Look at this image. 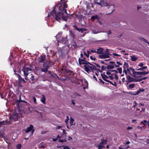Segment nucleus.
Returning <instances> with one entry per match:
<instances>
[{
  "instance_id": "obj_26",
  "label": "nucleus",
  "mask_w": 149,
  "mask_h": 149,
  "mask_svg": "<svg viewBox=\"0 0 149 149\" xmlns=\"http://www.w3.org/2000/svg\"><path fill=\"white\" fill-rule=\"evenodd\" d=\"M131 60L133 61H135L138 59V58L134 56H132L131 57Z\"/></svg>"
},
{
  "instance_id": "obj_4",
  "label": "nucleus",
  "mask_w": 149,
  "mask_h": 149,
  "mask_svg": "<svg viewBox=\"0 0 149 149\" xmlns=\"http://www.w3.org/2000/svg\"><path fill=\"white\" fill-rule=\"evenodd\" d=\"M95 2L96 3H97L100 5L102 7L103 6H110L112 8L111 12L110 13H112L114 10V6L113 5H110L109 4L107 3H104L103 1V0H95Z\"/></svg>"
},
{
  "instance_id": "obj_6",
  "label": "nucleus",
  "mask_w": 149,
  "mask_h": 149,
  "mask_svg": "<svg viewBox=\"0 0 149 149\" xmlns=\"http://www.w3.org/2000/svg\"><path fill=\"white\" fill-rule=\"evenodd\" d=\"M18 114L15 112L11 116L10 118V121L9 123H11L12 122L17 121L18 119Z\"/></svg>"
},
{
  "instance_id": "obj_57",
  "label": "nucleus",
  "mask_w": 149,
  "mask_h": 149,
  "mask_svg": "<svg viewBox=\"0 0 149 149\" xmlns=\"http://www.w3.org/2000/svg\"><path fill=\"white\" fill-rule=\"evenodd\" d=\"M141 123L142 124H143L144 125H146V123H145L144 122V123Z\"/></svg>"
},
{
  "instance_id": "obj_43",
  "label": "nucleus",
  "mask_w": 149,
  "mask_h": 149,
  "mask_svg": "<svg viewBox=\"0 0 149 149\" xmlns=\"http://www.w3.org/2000/svg\"><path fill=\"white\" fill-rule=\"evenodd\" d=\"M110 83H111L112 85H113V86H116V83L115 82H114L113 83H112L111 81L109 82Z\"/></svg>"
},
{
  "instance_id": "obj_19",
  "label": "nucleus",
  "mask_w": 149,
  "mask_h": 149,
  "mask_svg": "<svg viewBox=\"0 0 149 149\" xmlns=\"http://www.w3.org/2000/svg\"><path fill=\"white\" fill-rule=\"evenodd\" d=\"M103 49L101 48H99L97 49V53L99 54H102L104 52Z\"/></svg>"
},
{
  "instance_id": "obj_1",
  "label": "nucleus",
  "mask_w": 149,
  "mask_h": 149,
  "mask_svg": "<svg viewBox=\"0 0 149 149\" xmlns=\"http://www.w3.org/2000/svg\"><path fill=\"white\" fill-rule=\"evenodd\" d=\"M67 1V0H61V5L59 8L60 12L58 13H56V10L54 9L48 14V16L52 19L55 17V19L59 22H60L61 19L66 21V17L68 13L66 12V9L67 6L65 3Z\"/></svg>"
},
{
  "instance_id": "obj_7",
  "label": "nucleus",
  "mask_w": 149,
  "mask_h": 149,
  "mask_svg": "<svg viewBox=\"0 0 149 149\" xmlns=\"http://www.w3.org/2000/svg\"><path fill=\"white\" fill-rule=\"evenodd\" d=\"M61 36V33H59L56 35V39L58 42H60L66 44L67 42V40L66 38H63L61 40L59 39V37Z\"/></svg>"
},
{
  "instance_id": "obj_49",
  "label": "nucleus",
  "mask_w": 149,
  "mask_h": 149,
  "mask_svg": "<svg viewBox=\"0 0 149 149\" xmlns=\"http://www.w3.org/2000/svg\"><path fill=\"white\" fill-rule=\"evenodd\" d=\"M95 65H96V66H95V67L96 68V67H97L99 69V68H100V66L98 64H96Z\"/></svg>"
},
{
  "instance_id": "obj_42",
  "label": "nucleus",
  "mask_w": 149,
  "mask_h": 149,
  "mask_svg": "<svg viewBox=\"0 0 149 149\" xmlns=\"http://www.w3.org/2000/svg\"><path fill=\"white\" fill-rule=\"evenodd\" d=\"M144 122L145 123H146H146H147V124H148V123H149V121H148V122H147V120H143V121H141V123H144Z\"/></svg>"
},
{
  "instance_id": "obj_2",
  "label": "nucleus",
  "mask_w": 149,
  "mask_h": 149,
  "mask_svg": "<svg viewBox=\"0 0 149 149\" xmlns=\"http://www.w3.org/2000/svg\"><path fill=\"white\" fill-rule=\"evenodd\" d=\"M84 68L85 70L88 73L91 72L94 73L95 71H96L97 72H101L100 69L96 68L95 66L89 63L85 65Z\"/></svg>"
},
{
  "instance_id": "obj_28",
  "label": "nucleus",
  "mask_w": 149,
  "mask_h": 149,
  "mask_svg": "<svg viewBox=\"0 0 149 149\" xmlns=\"http://www.w3.org/2000/svg\"><path fill=\"white\" fill-rule=\"evenodd\" d=\"M45 56H40V62H42V61H45Z\"/></svg>"
},
{
  "instance_id": "obj_46",
  "label": "nucleus",
  "mask_w": 149,
  "mask_h": 149,
  "mask_svg": "<svg viewBox=\"0 0 149 149\" xmlns=\"http://www.w3.org/2000/svg\"><path fill=\"white\" fill-rule=\"evenodd\" d=\"M68 120H69V117L67 116V119H66L65 121V122L66 124H67L68 122Z\"/></svg>"
},
{
  "instance_id": "obj_21",
  "label": "nucleus",
  "mask_w": 149,
  "mask_h": 149,
  "mask_svg": "<svg viewBox=\"0 0 149 149\" xmlns=\"http://www.w3.org/2000/svg\"><path fill=\"white\" fill-rule=\"evenodd\" d=\"M40 101L43 104H45L46 98L45 96L43 95H42L41 97Z\"/></svg>"
},
{
  "instance_id": "obj_16",
  "label": "nucleus",
  "mask_w": 149,
  "mask_h": 149,
  "mask_svg": "<svg viewBox=\"0 0 149 149\" xmlns=\"http://www.w3.org/2000/svg\"><path fill=\"white\" fill-rule=\"evenodd\" d=\"M4 133L2 132H0V137L2 136L4 140L6 142L8 143H9V141L8 140V139L6 137L3 136V135H4Z\"/></svg>"
},
{
  "instance_id": "obj_40",
  "label": "nucleus",
  "mask_w": 149,
  "mask_h": 149,
  "mask_svg": "<svg viewBox=\"0 0 149 149\" xmlns=\"http://www.w3.org/2000/svg\"><path fill=\"white\" fill-rule=\"evenodd\" d=\"M90 54V53H88V51H87V53L85 52H84V54L86 55L87 57H88L89 56V54Z\"/></svg>"
},
{
  "instance_id": "obj_18",
  "label": "nucleus",
  "mask_w": 149,
  "mask_h": 149,
  "mask_svg": "<svg viewBox=\"0 0 149 149\" xmlns=\"http://www.w3.org/2000/svg\"><path fill=\"white\" fill-rule=\"evenodd\" d=\"M117 72V71L115 70H113L109 71H107L106 73V75L107 74L108 75L107 76L110 75L113 72H114L115 73Z\"/></svg>"
},
{
  "instance_id": "obj_22",
  "label": "nucleus",
  "mask_w": 149,
  "mask_h": 149,
  "mask_svg": "<svg viewBox=\"0 0 149 149\" xmlns=\"http://www.w3.org/2000/svg\"><path fill=\"white\" fill-rule=\"evenodd\" d=\"M101 32V31H100L98 29H95L92 30V33L93 34H96Z\"/></svg>"
},
{
  "instance_id": "obj_9",
  "label": "nucleus",
  "mask_w": 149,
  "mask_h": 149,
  "mask_svg": "<svg viewBox=\"0 0 149 149\" xmlns=\"http://www.w3.org/2000/svg\"><path fill=\"white\" fill-rule=\"evenodd\" d=\"M107 143V141L106 140H102L99 144H96L95 146L98 147V149H102L103 148H104V145Z\"/></svg>"
},
{
  "instance_id": "obj_59",
  "label": "nucleus",
  "mask_w": 149,
  "mask_h": 149,
  "mask_svg": "<svg viewBox=\"0 0 149 149\" xmlns=\"http://www.w3.org/2000/svg\"><path fill=\"white\" fill-rule=\"evenodd\" d=\"M63 133L64 134H66V132L65 131V130H63Z\"/></svg>"
},
{
  "instance_id": "obj_45",
  "label": "nucleus",
  "mask_w": 149,
  "mask_h": 149,
  "mask_svg": "<svg viewBox=\"0 0 149 149\" xmlns=\"http://www.w3.org/2000/svg\"><path fill=\"white\" fill-rule=\"evenodd\" d=\"M63 149H70L69 147L67 146H66L63 147Z\"/></svg>"
},
{
  "instance_id": "obj_64",
  "label": "nucleus",
  "mask_w": 149,
  "mask_h": 149,
  "mask_svg": "<svg viewBox=\"0 0 149 149\" xmlns=\"http://www.w3.org/2000/svg\"><path fill=\"white\" fill-rule=\"evenodd\" d=\"M130 148V146H127L125 149H126L127 148Z\"/></svg>"
},
{
  "instance_id": "obj_32",
  "label": "nucleus",
  "mask_w": 149,
  "mask_h": 149,
  "mask_svg": "<svg viewBox=\"0 0 149 149\" xmlns=\"http://www.w3.org/2000/svg\"><path fill=\"white\" fill-rule=\"evenodd\" d=\"M7 123L6 121H3L2 122H0V126L6 124Z\"/></svg>"
},
{
  "instance_id": "obj_58",
  "label": "nucleus",
  "mask_w": 149,
  "mask_h": 149,
  "mask_svg": "<svg viewBox=\"0 0 149 149\" xmlns=\"http://www.w3.org/2000/svg\"><path fill=\"white\" fill-rule=\"evenodd\" d=\"M136 121V119H134V120H132V122H134Z\"/></svg>"
},
{
  "instance_id": "obj_34",
  "label": "nucleus",
  "mask_w": 149,
  "mask_h": 149,
  "mask_svg": "<svg viewBox=\"0 0 149 149\" xmlns=\"http://www.w3.org/2000/svg\"><path fill=\"white\" fill-rule=\"evenodd\" d=\"M77 30L81 33L83 32L84 31L86 30L85 29H84V28H78L77 29Z\"/></svg>"
},
{
  "instance_id": "obj_31",
  "label": "nucleus",
  "mask_w": 149,
  "mask_h": 149,
  "mask_svg": "<svg viewBox=\"0 0 149 149\" xmlns=\"http://www.w3.org/2000/svg\"><path fill=\"white\" fill-rule=\"evenodd\" d=\"M88 53H95L97 52V50L94 49V50H89L88 51Z\"/></svg>"
},
{
  "instance_id": "obj_23",
  "label": "nucleus",
  "mask_w": 149,
  "mask_h": 149,
  "mask_svg": "<svg viewBox=\"0 0 149 149\" xmlns=\"http://www.w3.org/2000/svg\"><path fill=\"white\" fill-rule=\"evenodd\" d=\"M99 18V17L97 15H95V16H93L91 17V19L92 21H94L95 19H98Z\"/></svg>"
},
{
  "instance_id": "obj_8",
  "label": "nucleus",
  "mask_w": 149,
  "mask_h": 149,
  "mask_svg": "<svg viewBox=\"0 0 149 149\" xmlns=\"http://www.w3.org/2000/svg\"><path fill=\"white\" fill-rule=\"evenodd\" d=\"M133 70H134V69L133 68L130 67L129 68H128L126 70L125 69L123 71V72L125 74L126 76L128 74H130L132 76V71Z\"/></svg>"
},
{
  "instance_id": "obj_60",
  "label": "nucleus",
  "mask_w": 149,
  "mask_h": 149,
  "mask_svg": "<svg viewBox=\"0 0 149 149\" xmlns=\"http://www.w3.org/2000/svg\"><path fill=\"white\" fill-rule=\"evenodd\" d=\"M143 69H142V68H140L139 69H138L137 70H142Z\"/></svg>"
},
{
  "instance_id": "obj_63",
  "label": "nucleus",
  "mask_w": 149,
  "mask_h": 149,
  "mask_svg": "<svg viewBox=\"0 0 149 149\" xmlns=\"http://www.w3.org/2000/svg\"><path fill=\"white\" fill-rule=\"evenodd\" d=\"M72 139V138H71L69 136V139H68L69 140L71 139Z\"/></svg>"
},
{
  "instance_id": "obj_41",
  "label": "nucleus",
  "mask_w": 149,
  "mask_h": 149,
  "mask_svg": "<svg viewBox=\"0 0 149 149\" xmlns=\"http://www.w3.org/2000/svg\"><path fill=\"white\" fill-rule=\"evenodd\" d=\"M90 58L92 60H95L96 59V58L94 57L93 56H90Z\"/></svg>"
},
{
  "instance_id": "obj_38",
  "label": "nucleus",
  "mask_w": 149,
  "mask_h": 149,
  "mask_svg": "<svg viewBox=\"0 0 149 149\" xmlns=\"http://www.w3.org/2000/svg\"><path fill=\"white\" fill-rule=\"evenodd\" d=\"M33 100L34 103L36 104H37V102H36V98L35 97H33Z\"/></svg>"
},
{
  "instance_id": "obj_25",
  "label": "nucleus",
  "mask_w": 149,
  "mask_h": 149,
  "mask_svg": "<svg viewBox=\"0 0 149 149\" xmlns=\"http://www.w3.org/2000/svg\"><path fill=\"white\" fill-rule=\"evenodd\" d=\"M25 112L26 113H29L31 112V111L29 107L25 109Z\"/></svg>"
},
{
  "instance_id": "obj_39",
  "label": "nucleus",
  "mask_w": 149,
  "mask_h": 149,
  "mask_svg": "<svg viewBox=\"0 0 149 149\" xmlns=\"http://www.w3.org/2000/svg\"><path fill=\"white\" fill-rule=\"evenodd\" d=\"M104 52H105V54H108V55H109V49H107L105 51H104Z\"/></svg>"
},
{
  "instance_id": "obj_3",
  "label": "nucleus",
  "mask_w": 149,
  "mask_h": 149,
  "mask_svg": "<svg viewBox=\"0 0 149 149\" xmlns=\"http://www.w3.org/2000/svg\"><path fill=\"white\" fill-rule=\"evenodd\" d=\"M117 73L118 72L117 71L116 73L113 72L112 73L111 75L109 76H107L105 74H102V77L104 81L107 82H109V80L107 79H108L109 78L111 80L115 79L116 80H117L118 79V77L117 74Z\"/></svg>"
},
{
  "instance_id": "obj_50",
  "label": "nucleus",
  "mask_w": 149,
  "mask_h": 149,
  "mask_svg": "<svg viewBox=\"0 0 149 149\" xmlns=\"http://www.w3.org/2000/svg\"><path fill=\"white\" fill-rule=\"evenodd\" d=\"M107 34L108 35L110 34H111V31L109 30L107 32Z\"/></svg>"
},
{
  "instance_id": "obj_20",
  "label": "nucleus",
  "mask_w": 149,
  "mask_h": 149,
  "mask_svg": "<svg viewBox=\"0 0 149 149\" xmlns=\"http://www.w3.org/2000/svg\"><path fill=\"white\" fill-rule=\"evenodd\" d=\"M144 91V89L142 88H141L139 89V90L137 91L136 93H135L132 94V95H138L141 92H143Z\"/></svg>"
},
{
  "instance_id": "obj_24",
  "label": "nucleus",
  "mask_w": 149,
  "mask_h": 149,
  "mask_svg": "<svg viewBox=\"0 0 149 149\" xmlns=\"http://www.w3.org/2000/svg\"><path fill=\"white\" fill-rule=\"evenodd\" d=\"M112 63H113V65H115V67H118L119 66V65H122V64L121 63H120L119 62H117L116 63L117 64V65L115 64V63L112 62Z\"/></svg>"
},
{
  "instance_id": "obj_10",
  "label": "nucleus",
  "mask_w": 149,
  "mask_h": 149,
  "mask_svg": "<svg viewBox=\"0 0 149 149\" xmlns=\"http://www.w3.org/2000/svg\"><path fill=\"white\" fill-rule=\"evenodd\" d=\"M79 64L82 67H85V65L87 64L88 63V61H85V60L81 59L80 58L79 59Z\"/></svg>"
},
{
  "instance_id": "obj_37",
  "label": "nucleus",
  "mask_w": 149,
  "mask_h": 149,
  "mask_svg": "<svg viewBox=\"0 0 149 149\" xmlns=\"http://www.w3.org/2000/svg\"><path fill=\"white\" fill-rule=\"evenodd\" d=\"M141 40H142L143 41L146 42V43H148L149 45V43L148 42V41L147 40H146L144 38H142L141 39Z\"/></svg>"
},
{
  "instance_id": "obj_48",
  "label": "nucleus",
  "mask_w": 149,
  "mask_h": 149,
  "mask_svg": "<svg viewBox=\"0 0 149 149\" xmlns=\"http://www.w3.org/2000/svg\"><path fill=\"white\" fill-rule=\"evenodd\" d=\"M137 128H138L139 130H142V127L139 126Z\"/></svg>"
},
{
  "instance_id": "obj_61",
  "label": "nucleus",
  "mask_w": 149,
  "mask_h": 149,
  "mask_svg": "<svg viewBox=\"0 0 149 149\" xmlns=\"http://www.w3.org/2000/svg\"><path fill=\"white\" fill-rule=\"evenodd\" d=\"M130 142L129 141H127L126 143V144H130Z\"/></svg>"
},
{
  "instance_id": "obj_62",
  "label": "nucleus",
  "mask_w": 149,
  "mask_h": 149,
  "mask_svg": "<svg viewBox=\"0 0 149 149\" xmlns=\"http://www.w3.org/2000/svg\"><path fill=\"white\" fill-rule=\"evenodd\" d=\"M81 56L82 57H83V54H81Z\"/></svg>"
},
{
  "instance_id": "obj_15",
  "label": "nucleus",
  "mask_w": 149,
  "mask_h": 149,
  "mask_svg": "<svg viewBox=\"0 0 149 149\" xmlns=\"http://www.w3.org/2000/svg\"><path fill=\"white\" fill-rule=\"evenodd\" d=\"M33 127L32 125H31L30 127H28L27 129L25 130V132L26 133H27L31 131L32 133L34 132V130L33 129Z\"/></svg>"
},
{
  "instance_id": "obj_56",
  "label": "nucleus",
  "mask_w": 149,
  "mask_h": 149,
  "mask_svg": "<svg viewBox=\"0 0 149 149\" xmlns=\"http://www.w3.org/2000/svg\"><path fill=\"white\" fill-rule=\"evenodd\" d=\"M122 81L123 82H124L125 81V78H123L122 79Z\"/></svg>"
},
{
  "instance_id": "obj_47",
  "label": "nucleus",
  "mask_w": 149,
  "mask_h": 149,
  "mask_svg": "<svg viewBox=\"0 0 149 149\" xmlns=\"http://www.w3.org/2000/svg\"><path fill=\"white\" fill-rule=\"evenodd\" d=\"M31 75H32V76H31V80H32L33 81V80H34V76H33V74H31Z\"/></svg>"
},
{
  "instance_id": "obj_11",
  "label": "nucleus",
  "mask_w": 149,
  "mask_h": 149,
  "mask_svg": "<svg viewBox=\"0 0 149 149\" xmlns=\"http://www.w3.org/2000/svg\"><path fill=\"white\" fill-rule=\"evenodd\" d=\"M127 78L128 81L129 82H138V78H133L129 76H127Z\"/></svg>"
},
{
  "instance_id": "obj_27",
  "label": "nucleus",
  "mask_w": 149,
  "mask_h": 149,
  "mask_svg": "<svg viewBox=\"0 0 149 149\" xmlns=\"http://www.w3.org/2000/svg\"><path fill=\"white\" fill-rule=\"evenodd\" d=\"M74 120L71 117L70 121V123L71 126L74 124Z\"/></svg>"
},
{
  "instance_id": "obj_54",
  "label": "nucleus",
  "mask_w": 149,
  "mask_h": 149,
  "mask_svg": "<svg viewBox=\"0 0 149 149\" xmlns=\"http://www.w3.org/2000/svg\"><path fill=\"white\" fill-rule=\"evenodd\" d=\"M147 68V66H143L142 67V69H145Z\"/></svg>"
},
{
  "instance_id": "obj_35",
  "label": "nucleus",
  "mask_w": 149,
  "mask_h": 149,
  "mask_svg": "<svg viewBox=\"0 0 149 149\" xmlns=\"http://www.w3.org/2000/svg\"><path fill=\"white\" fill-rule=\"evenodd\" d=\"M135 85V84H130L129 85V87L130 88L132 89L134 87Z\"/></svg>"
},
{
  "instance_id": "obj_5",
  "label": "nucleus",
  "mask_w": 149,
  "mask_h": 149,
  "mask_svg": "<svg viewBox=\"0 0 149 149\" xmlns=\"http://www.w3.org/2000/svg\"><path fill=\"white\" fill-rule=\"evenodd\" d=\"M32 69L29 68L24 67L22 69V71L23 72L24 75L25 77L26 80H27V76L28 74L31 73Z\"/></svg>"
},
{
  "instance_id": "obj_14",
  "label": "nucleus",
  "mask_w": 149,
  "mask_h": 149,
  "mask_svg": "<svg viewBox=\"0 0 149 149\" xmlns=\"http://www.w3.org/2000/svg\"><path fill=\"white\" fill-rule=\"evenodd\" d=\"M98 57L99 58L101 59H104L109 58V56L104 53H102L101 54L99 55Z\"/></svg>"
},
{
  "instance_id": "obj_36",
  "label": "nucleus",
  "mask_w": 149,
  "mask_h": 149,
  "mask_svg": "<svg viewBox=\"0 0 149 149\" xmlns=\"http://www.w3.org/2000/svg\"><path fill=\"white\" fill-rule=\"evenodd\" d=\"M22 145L20 144H19L17 145L16 148L17 149H21Z\"/></svg>"
},
{
  "instance_id": "obj_33",
  "label": "nucleus",
  "mask_w": 149,
  "mask_h": 149,
  "mask_svg": "<svg viewBox=\"0 0 149 149\" xmlns=\"http://www.w3.org/2000/svg\"><path fill=\"white\" fill-rule=\"evenodd\" d=\"M148 78V77H144L141 78H138V82H139L143 80H145L146 79Z\"/></svg>"
},
{
  "instance_id": "obj_12",
  "label": "nucleus",
  "mask_w": 149,
  "mask_h": 149,
  "mask_svg": "<svg viewBox=\"0 0 149 149\" xmlns=\"http://www.w3.org/2000/svg\"><path fill=\"white\" fill-rule=\"evenodd\" d=\"M132 71V76L135 77V78H138L141 77L140 72H136L135 70H133Z\"/></svg>"
},
{
  "instance_id": "obj_51",
  "label": "nucleus",
  "mask_w": 149,
  "mask_h": 149,
  "mask_svg": "<svg viewBox=\"0 0 149 149\" xmlns=\"http://www.w3.org/2000/svg\"><path fill=\"white\" fill-rule=\"evenodd\" d=\"M113 55L114 56H120V55H118L117 54H116V53H114V54H113Z\"/></svg>"
},
{
  "instance_id": "obj_30",
  "label": "nucleus",
  "mask_w": 149,
  "mask_h": 149,
  "mask_svg": "<svg viewBox=\"0 0 149 149\" xmlns=\"http://www.w3.org/2000/svg\"><path fill=\"white\" fill-rule=\"evenodd\" d=\"M141 75H144L146 74H147L149 73L148 72H140Z\"/></svg>"
},
{
  "instance_id": "obj_52",
  "label": "nucleus",
  "mask_w": 149,
  "mask_h": 149,
  "mask_svg": "<svg viewBox=\"0 0 149 149\" xmlns=\"http://www.w3.org/2000/svg\"><path fill=\"white\" fill-rule=\"evenodd\" d=\"M118 70L119 72L120 73L122 71L121 68H118Z\"/></svg>"
},
{
  "instance_id": "obj_17",
  "label": "nucleus",
  "mask_w": 149,
  "mask_h": 149,
  "mask_svg": "<svg viewBox=\"0 0 149 149\" xmlns=\"http://www.w3.org/2000/svg\"><path fill=\"white\" fill-rule=\"evenodd\" d=\"M98 72H97L96 71H95L94 72L95 73V74H93V76L91 77L93 79L97 81V77L98 76Z\"/></svg>"
},
{
  "instance_id": "obj_29",
  "label": "nucleus",
  "mask_w": 149,
  "mask_h": 149,
  "mask_svg": "<svg viewBox=\"0 0 149 149\" xmlns=\"http://www.w3.org/2000/svg\"><path fill=\"white\" fill-rule=\"evenodd\" d=\"M116 67L115 65H113H113H109L107 66V68L109 69H112Z\"/></svg>"
},
{
  "instance_id": "obj_44",
  "label": "nucleus",
  "mask_w": 149,
  "mask_h": 149,
  "mask_svg": "<svg viewBox=\"0 0 149 149\" xmlns=\"http://www.w3.org/2000/svg\"><path fill=\"white\" fill-rule=\"evenodd\" d=\"M143 65V64L142 63H140L138 64V66L140 67H142Z\"/></svg>"
},
{
  "instance_id": "obj_53",
  "label": "nucleus",
  "mask_w": 149,
  "mask_h": 149,
  "mask_svg": "<svg viewBox=\"0 0 149 149\" xmlns=\"http://www.w3.org/2000/svg\"><path fill=\"white\" fill-rule=\"evenodd\" d=\"M62 127V126H58L56 128V129H59L61 127Z\"/></svg>"
},
{
  "instance_id": "obj_55",
  "label": "nucleus",
  "mask_w": 149,
  "mask_h": 149,
  "mask_svg": "<svg viewBox=\"0 0 149 149\" xmlns=\"http://www.w3.org/2000/svg\"><path fill=\"white\" fill-rule=\"evenodd\" d=\"M132 128V127H127V129L128 130L131 129Z\"/></svg>"
},
{
  "instance_id": "obj_13",
  "label": "nucleus",
  "mask_w": 149,
  "mask_h": 149,
  "mask_svg": "<svg viewBox=\"0 0 149 149\" xmlns=\"http://www.w3.org/2000/svg\"><path fill=\"white\" fill-rule=\"evenodd\" d=\"M44 68L41 69L42 72H46L48 70V69L49 67V65H48L46 63H44L43 65Z\"/></svg>"
}]
</instances>
